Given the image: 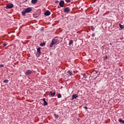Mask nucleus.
<instances>
[{
	"label": "nucleus",
	"mask_w": 124,
	"mask_h": 124,
	"mask_svg": "<svg viewBox=\"0 0 124 124\" xmlns=\"http://www.w3.org/2000/svg\"><path fill=\"white\" fill-rule=\"evenodd\" d=\"M62 39L61 38V37H54L52 39L49 46L52 47V46H54L55 44H59V43H60V42H62Z\"/></svg>",
	"instance_id": "nucleus-1"
},
{
	"label": "nucleus",
	"mask_w": 124,
	"mask_h": 124,
	"mask_svg": "<svg viewBox=\"0 0 124 124\" xmlns=\"http://www.w3.org/2000/svg\"><path fill=\"white\" fill-rule=\"evenodd\" d=\"M31 10H32V9L31 7L25 9V10L22 11V14L23 16H26V14L30 13V12H31Z\"/></svg>",
	"instance_id": "nucleus-2"
},
{
	"label": "nucleus",
	"mask_w": 124,
	"mask_h": 124,
	"mask_svg": "<svg viewBox=\"0 0 124 124\" xmlns=\"http://www.w3.org/2000/svg\"><path fill=\"white\" fill-rule=\"evenodd\" d=\"M14 6V5H13V4L10 3L6 5L5 8H6V9H9L10 8H13Z\"/></svg>",
	"instance_id": "nucleus-3"
},
{
	"label": "nucleus",
	"mask_w": 124,
	"mask_h": 124,
	"mask_svg": "<svg viewBox=\"0 0 124 124\" xmlns=\"http://www.w3.org/2000/svg\"><path fill=\"white\" fill-rule=\"evenodd\" d=\"M31 73H32V71L31 70H27L25 72V75H26V76H28L29 75H31Z\"/></svg>",
	"instance_id": "nucleus-4"
},
{
	"label": "nucleus",
	"mask_w": 124,
	"mask_h": 124,
	"mask_svg": "<svg viewBox=\"0 0 124 124\" xmlns=\"http://www.w3.org/2000/svg\"><path fill=\"white\" fill-rule=\"evenodd\" d=\"M64 13H69L70 12V8L66 7L64 9Z\"/></svg>",
	"instance_id": "nucleus-5"
},
{
	"label": "nucleus",
	"mask_w": 124,
	"mask_h": 124,
	"mask_svg": "<svg viewBox=\"0 0 124 124\" xmlns=\"http://www.w3.org/2000/svg\"><path fill=\"white\" fill-rule=\"evenodd\" d=\"M63 5H64V1L62 0L59 2V6L61 7H63Z\"/></svg>",
	"instance_id": "nucleus-6"
},
{
	"label": "nucleus",
	"mask_w": 124,
	"mask_h": 124,
	"mask_svg": "<svg viewBox=\"0 0 124 124\" xmlns=\"http://www.w3.org/2000/svg\"><path fill=\"white\" fill-rule=\"evenodd\" d=\"M41 49V47H38L37 49V53L38 54L39 56L41 55V51L40 50Z\"/></svg>",
	"instance_id": "nucleus-7"
},
{
	"label": "nucleus",
	"mask_w": 124,
	"mask_h": 124,
	"mask_svg": "<svg viewBox=\"0 0 124 124\" xmlns=\"http://www.w3.org/2000/svg\"><path fill=\"white\" fill-rule=\"evenodd\" d=\"M50 14H51V12H50L49 11H46L45 13V16H49V15H50Z\"/></svg>",
	"instance_id": "nucleus-8"
},
{
	"label": "nucleus",
	"mask_w": 124,
	"mask_h": 124,
	"mask_svg": "<svg viewBox=\"0 0 124 124\" xmlns=\"http://www.w3.org/2000/svg\"><path fill=\"white\" fill-rule=\"evenodd\" d=\"M49 95H51V96H55V95H56V92H54L53 93H52V92L50 91Z\"/></svg>",
	"instance_id": "nucleus-9"
},
{
	"label": "nucleus",
	"mask_w": 124,
	"mask_h": 124,
	"mask_svg": "<svg viewBox=\"0 0 124 124\" xmlns=\"http://www.w3.org/2000/svg\"><path fill=\"white\" fill-rule=\"evenodd\" d=\"M77 97H78V95L77 94H74L72 95V99H75V98H77Z\"/></svg>",
	"instance_id": "nucleus-10"
},
{
	"label": "nucleus",
	"mask_w": 124,
	"mask_h": 124,
	"mask_svg": "<svg viewBox=\"0 0 124 124\" xmlns=\"http://www.w3.org/2000/svg\"><path fill=\"white\" fill-rule=\"evenodd\" d=\"M33 16L34 18H37V17H38L39 16V15L37 14L36 13H34V14H33Z\"/></svg>",
	"instance_id": "nucleus-11"
},
{
	"label": "nucleus",
	"mask_w": 124,
	"mask_h": 124,
	"mask_svg": "<svg viewBox=\"0 0 124 124\" xmlns=\"http://www.w3.org/2000/svg\"><path fill=\"white\" fill-rule=\"evenodd\" d=\"M67 73H68V74H69L70 76H73V73H72V71H68L67 72Z\"/></svg>",
	"instance_id": "nucleus-12"
},
{
	"label": "nucleus",
	"mask_w": 124,
	"mask_h": 124,
	"mask_svg": "<svg viewBox=\"0 0 124 124\" xmlns=\"http://www.w3.org/2000/svg\"><path fill=\"white\" fill-rule=\"evenodd\" d=\"M31 2L33 4H35V3H37V0H31Z\"/></svg>",
	"instance_id": "nucleus-13"
},
{
	"label": "nucleus",
	"mask_w": 124,
	"mask_h": 124,
	"mask_svg": "<svg viewBox=\"0 0 124 124\" xmlns=\"http://www.w3.org/2000/svg\"><path fill=\"white\" fill-rule=\"evenodd\" d=\"M46 45V43H45V42H44L40 44V46L43 47V46H45Z\"/></svg>",
	"instance_id": "nucleus-14"
},
{
	"label": "nucleus",
	"mask_w": 124,
	"mask_h": 124,
	"mask_svg": "<svg viewBox=\"0 0 124 124\" xmlns=\"http://www.w3.org/2000/svg\"><path fill=\"white\" fill-rule=\"evenodd\" d=\"M73 44V40H70L69 43V45L70 46Z\"/></svg>",
	"instance_id": "nucleus-15"
},
{
	"label": "nucleus",
	"mask_w": 124,
	"mask_h": 124,
	"mask_svg": "<svg viewBox=\"0 0 124 124\" xmlns=\"http://www.w3.org/2000/svg\"><path fill=\"white\" fill-rule=\"evenodd\" d=\"M57 97H58V98H61V97H62V94H61V93H59L57 94Z\"/></svg>",
	"instance_id": "nucleus-16"
},
{
	"label": "nucleus",
	"mask_w": 124,
	"mask_h": 124,
	"mask_svg": "<svg viewBox=\"0 0 124 124\" xmlns=\"http://www.w3.org/2000/svg\"><path fill=\"white\" fill-rule=\"evenodd\" d=\"M119 27H120V29H124V25H122L121 24H119Z\"/></svg>",
	"instance_id": "nucleus-17"
},
{
	"label": "nucleus",
	"mask_w": 124,
	"mask_h": 124,
	"mask_svg": "<svg viewBox=\"0 0 124 124\" xmlns=\"http://www.w3.org/2000/svg\"><path fill=\"white\" fill-rule=\"evenodd\" d=\"M119 123H122V124H124V120H123L122 119H120L118 120Z\"/></svg>",
	"instance_id": "nucleus-18"
},
{
	"label": "nucleus",
	"mask_w": 124,
	"mask_h": 124,
	"mask_svg": "<svg viewBox=\"0 0 124 124\" xmlns=\"http://www.w3.org/2000/svg\"><path fill=\"white\" fill-rule=\"evenodd\" d=\"M9 80H8V79H5L4 81H3V83H8Z\"/></svg>",
	"instance_id": "nucleus-19"
},
{
	"label": "nucleus",
	"mask_w": 124,
	"mask_h": 124,
	"mask_svg": "<svg viewBox=\"0 0 124 124\" xmlns=\"http://www.w3.org/2000/svg\"><path fill=\"white\" fill-rule=\"evenodd\" d=\"M91 29L92 31H94L95 29L93 26H91Z\"/></svg>",
	"instance_id": "nucleus-20"
},
{
	"label": "nucleus",
	"mask_w": 124,
	"mask_h": 124,
	"mask_svg": "<svg viewBox=\"0 0 124 124\" xmlns=\"http://www.w3.org/2000/svg\"><path fill=\"white\" fill-rule=\"evenodd\" d=\"M44 105L45 106L48 105V103L47 102V101H46L45 102H44Z\"/></svg>",
	"instance_id": "nucleus-21"
},
{
	"label": "nucleus",
	"mask_w": 124,
	"mask_h": 124,
	"mask_svg": "<svg viewBox=\"0 0 124 124\" xmlns=\"http://www.w3.org/2000/svg\"><path fill=\"white\" fill-rule=\"evenodd\" d=\"M54 116H55V119H58V118H59V115H58L54 114Z\"/></svg>",
	"instance_id": "nucleus-22"
},
{
	"label": "nucleus",
	"mask_w": 124,
	"mask_h": 124,
	"mask_svg": "<svg viewBox=\"0 0 124 124\" xmlns=\"http://www.w3.org/2000/svg\"><path fill=\"white\" fill-rule=\"evenodd\" d=\"M3 46H4V47H5V46H7V44L6 43H4V44H3Z\"/></svg>",
	"instance_id": "nucleus-23"
},
{
	"label": "nucleus",
	"mask_w": 124,
	"mask_h": 124,
	"mask_svg": "<svg viewBox=\"0 0 124 124\" xmlns=\"http://www.w3.org/2000/svg\"><path fill=\"white\" fill-rule=\"evenodd\" d=\"M65 1L66 2H70V1H71V0H65Z\"/></svg>",
	"instance_id": "nucleus-24"
},
{
	"label": "nucleus",
	"mask_w": 124,
	"mask_h": 124,
	"mask_svg": "<svg viewBox=\"0 0 124 124\" xmlns=\"http://www.w3.org/2000/svg\"><path fill=\"white\" fill-rule=\"evenodd\" d=\"M83 78H87V75L86 74L83 75Z\"/></svg>",
	"instance_id": "nucleus-25"
},
{
	"label": "nucleus",
	"mask_w": 124,
	"mask_h": 124,
	"mask_svg": "<svg viewBox=\"0 0 124 124\" xmlns=\"http://www.w3.org/2000/svg\"><path fill=\"white\" fill-rule=\"evenodd\" d=\"M95 35V34L94 33H93V34H92V37H94Z\"/></svg>",
	"instance_id": "nucleus-26"
},
{
	"label": "nucleus",
	"mask_w": 124,
	"mask_h": 124,
	"mask_svg": "<svg viewBox=\"0 0 124 124\" xmlns=\"http://www.w3.org/2000/svg\"><path fill=\"white\" fill-rule=\"evenodd\" d=\"M3 66H4V65L3 64L0 65V67H3Z\"/></svg>",
	"instance_id": "nucleus-27"
},
{
	"label": "nucleus",
	"mask_w": 124,
	"mask_h": 124,
	"mask_svg": "<svg viewBox=\"0 0 124 124\" xmlns=\"http://www.w3.org/2000/svg\"><path fill=\"white\" fill-rule=\"evenodd\" d=\"M105 60H107V59H108V56H106L105 57Z\"/></svg>",
	"instance_id": "nucleus-28"
},
{
	"label": "nucleus",
	"mask_w": 124,
	"mask_h": 124,
	"mask_svg": "<svg viewBox=\"0 0 124 124\" xmlns=\"http://www.w3.org/2000/svg\"><path fill=\"white\" fill-rule=\"evenodd\" d=\"M43 101H44V102L46 101V100L45 99V98L43 99Z\"/></svg>",
	"instance_id": "nucleus-29"
},
{
	"label": "nucleus",
	"mask_w": 124,
	"mask_h": 124,
	"mask_svg": "<svg viewBox=\"0 0 124 124\" xmlns=\"http://www.w3.org/2000/svg\"><path fill=\"white\" fill-rule=\"evenodd\" d=\"M43 101H44V102L46 101V100L45 99V98L43 99Z\"/></svg>",
	"instance_id": "nucleus-30"
},
{
	"label": "nucleus",
	"mask_w": 124,
	"mask_h": 124,
	"mask_svg": "<svg viewBox=\"0 0 124 124\" xmlns=\"http://www.w3.org/2000/svg\"><path fill=\"white\" fill-rule=\"evenodd\" d=\"M59 2V0H56L55 1V3H58Z\"/></svg>",
	"instance_id": "nucleus-31"
},
{
	"label": "nucleus",
	"mask_w": 124,
	"mask_h": 124,
	"mask_svg": "<svg viewBox=\"0 0 124 124\" xmlns=\"http://www.w3.org/2000/svg\"><path fill=\"white\" fill-rule=\"evenodd\" d=\"M84 109H88V107H84Z\"/></svg>",
	"instance_id": "nucleus-32"
}]
</instances>
